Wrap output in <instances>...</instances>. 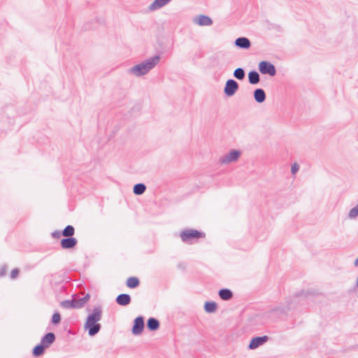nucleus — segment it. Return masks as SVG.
I'll return each instance as SVG.
<instances>
[{
	"label": "nucleus",
	"mask_w": 358,
	"mask_h": 358,
	"mask_svg": "<svg viewBox=\"0 0 358 358\" xmlns=\"http://www.w3.org/2000/svg\"><path fill=\"white\" fill-rule=\"evenodd\" d=\"M238 89V83L233 80V79H229L225 84L224 88V92L227 96H232L235 94L236 91Z\"/></svg>",
	"instance_id": "7"
},
{
	"label": "nucleus",
	"mask_w": 358,
	"mask_h": 358,
	"mask_svg": "<svg viewBox=\"0 0 358 358\" xmlns=\"http://www.w3.org/2000/svg\"><path fill=\"white\" fill-rule=\"evenodd\" d=\"M131 296L127 294H120L116 298V302L120 306H127L131 302Z\"/></svg>",
	"instance_id": "14"
},
{
	"label": "nucleus",
	"mask_w": 358,
	"mask_h": 358,
	"mask_svg": "<svg viewBox=\"0 0 358 358\" xmlns=\"http://www.w3.org/2000/svg\"><path fill=\"white\" fill-rule=\"evenodd\" d=\"M147 328L150 331H156L159 328V322L155 317H150L147 321Z\"/></svg>",
	"instance_id": "18"
},
{
	"label": "nucleus",
	"mask_w": 358,
	"mask_h": 358,
	"mask_svg": "<svg viewBox=\"0 0 358 358\" xmlns=\"http://www.w3.org/2000/svg\"><path fill=\"white\" fill-rule=\"evenodd\" d=\"M253 95L255 100L259 103H263L266 100V93L263 89H256Z\"/></svg>",
	"instance_id": "15"
},
{
	"label": "nucleus",
	"mask_w": 358,
	"mask_h": 358,
	"mask_svg": "<svg viewBox=\"0 0 358 358\" xmlns=\"http://www.w3.org/2000/svg\"><path fill=\"white\" fill-rule=\"evenodd\" d=\"M358 215V204L352 208L350 212H349V214H348V216L351 219H354V218H356Z\"/></svg>",
	"instance_id": "27"
},
{
	"label": "nucleus",
	"mask_w": 358,
	"mask_h": 358,
	"mask_svg": "<svg viewBox=\"0 0 358 358\" xmlns=\"http://www.w3.org/2000/svg\"><path fill=\"white\" fill-rule=\"evenodd\" d=\"M4 275V271H0V276H3Z\"/></svg>",
	"instance_id": "36"
},
{
	"label": "nucleus",
	"mask_w": 358,
	"mask_h": 358,
	"mask_svg": "<svg viewBox=\"0 0 358 358\" xmlns=\"http://www.w3.org/2000/svg\"><path fill=\"white\" fill-rule=\"evenodd\" d=\"M205 233L199 231L196 229H187L182 231L180 234V237L184 243H192L193 240L204 238Z\"/></svg>",
	"instance_id": "3"
},
{
	"label": "nucleus",
	"mask_w": 358,
	"mask_h": 358,
	"mask_svg": "<svg viewBox=\"0 0 358 358\" xmlns=\"http://www.w3.org/2000/svg\"><path fill=\"white\" fill-rule=\"evenodd\" d=\"M75 234V229L72 225H67L62 231V234L65 237H73Z\"/></svg>",
	"instance_id": "23"
},
{
	"label": "nucleus",
	"mask_w": 358,
	"mask_h": 358,
	"mask_svg": "<svg viewBox=\"0 0 358 358\" xmlns=\"http://www.w3.org/2000/svg\"><path fill=\"white\" fill-rule=\"evenodd\" d=\"M289 310H290V308H285L281 306H278L273 310V311L276 312L277 313H285Z\"/></svg>",
	"instance_id": "28"
},
{
	"label": "nucleus",
	"mask_w": 358,
	"mask_h": 358,
	"mask_svg": "<svg viewBox=\"0 0 358 358\" xmlns=\"http://www.w3.org/2000/svg\"><path fill=\"white\" fill-rule=\"evenodd\" d=\"M62 235V231H55L54 232L52 233V236L54 238H59Z\"/></svg>",
	"instance_id": "33"
},
{
	"label": "nucleus",
	"mask_w": 358,
	"mask_h": 358,
	"mask_svg": "<svg viewBox=\"0 0 358 358\" xmlns=\"http://www.w3.org/2000/svg\"><path fill=\"white\" fill-rule=\"evenodd\" d=\"M217 303L214 301H206L204 304V310L207 313H213L216 310Z\"/></svg>",
	"instance_id": "24"
},
{
	"label": "nucleus",
	"mask_w": 358,
	"mask_h": 358,
	"mask_svg": "<svg viewBox=\"0 0 358 358\" xmlns=\"http://www.w3.org/2000/svg\"><path fill=\"white\" fill-rule=\"evenodd\" d=\"M146 190V186L143 183H138L134 186L133 192L136 195H141Z\"/></svg>",
	"instance_id": "21"
},
{
	"label": "nucleus",
	"mask_w": 358,
	"mask_h": 358,
	"mask_svg": "<svg viewBox=\"0 0 358 358\" xmlns=\"http://www.w3.org/2000/svg\"><path fill=\"white\" fill-rule=\"evenodd\" d=\"M258 67L262 74H268L271 76H274L276 74L275 66L268 61L260 62Z\"/></svg>",
	"instance_id": "5"
},
{
	"label": "nucleus",
	"mask_w": 358,
	"mask_h": 358,
	"mask_svg": "<svg viewBox=\"0 0 358 358\" xmlns=\"http://www.w3.org/2000/svg\"><path fill=\"white\" fill-rule=\"evenodd\" d=\"M354 264L355 266H358V257L355 259Z\"/></svg>",
	"instance_id": "35"
},
{
	"label": "nucleus",
	"mask_w": 358,
	"mask_h": 358,
	"mask_svg": "<svg viewBox=\"0 0 358 358\" xmlns=\"http://www.w3.org/2000/svg\"><path fill=\"white\" fill-rule=\"evenodd\" d=\"M171 0H155L150 6V10H155L167 5Z\"/></svg>",
	"instance_id": "16"
},
{
	"label": "nucleus",
	"mask_w": 358,
	"mask_h": 358,
	"mask_svg": "<svg viewBox=\"0 0 358 358\" xmlns=\"http://www.w3.org/2000/svg\"><path fill=\"white\" fill-rule=\"evenodd\" d=\"M90 296L89 294H85L84 296L80 297L78 295L73 296V301L74 304V308H80L84 306V305L89 301Z\"/></svg>",
	"instance_id": "10"
},
{
	"label": "nucleus",
	"mask_w": 358,
	"mask_h": 358,
	"mask_svg": "<svg viewBox=\"0 0 358 358\" xmlns=\"http://www.w3.org/2000/svg\"><path fill=\"white\" fill-rule=\"evenodd\" d=\"M102 315H88L86 319L84 328L87 331L90 336H94L98 334L101 329V324L99 321L101 320Z\"/></svg>",
	"instance_id": "2"
},
{
	"label": "nucleus",
	"mask_w": 358,
	"mask_h": 358,
	"mask_svg": "<svg viewBox=\"0 0 358 358\" xmlns=\"http://www.w3.org/2000/svg\"><path fill=\"white\" fill-rule=\"evenodd\" d=\"M62 307L64 308H74V304L73 299L71 300H64L60 303Z\"/></svg>",
	"instance_id": "26"
},
{
	"label": "nucleus",
	"mask_w": 358,
	"mask_h": 358,
	"mask_svg": "<svg viewBox=\"0 0 358 358\" xmlns=\"http://www.w3.org/2000/svg\"><path fill=\"white\" fill-rule=\"evenodd\" d=\"M55 334L52 332H48L41 338V343H42L45 348H48L55 341Z\"/></svg>",
	"instance_id": "12"
},
{
	"label": "nucleus",
	"mask_w": 358,
	"mask_h": 358,
	"mask_svg": "<svg viewBox=\"0 0 358 358\" xmlns=\"http://www.w3.org/2000/svg\"><path fill=\"white\" fill-rule=\"evenodd\" d=\"M310 294L309 292H301L299 295L297 296V297H308V295Z\"/></svg>",
	"instance_id": "34"
},
{
	"label": "nucleus",
	"mask_w": 358,
	"mask_h": 358,
	"mask_svg": "<svg viewBox=\"0 0 358 358\" xmlns=\"http://www.w3.org/2000/svg\"><path fill=\"white\" fill-rule=\"evenodd\" d=\"M61 322V315H52L51 322L53 324H58Z\"/></svg>",
	"instance_id": "29"
},
{
	"label": "nucleus",
	"mask_w": 358,
	"mask_h": 358,
	"mask_svg": "<svg viewBox=\"0 0 358 358\" xmlns=\"http://www.w3.org/2000/svg\"><path fill=\"white\" fill-rule=\"evenodd\" d=\"M234 43L236 47L242 49H248L251 46L250 41L246 37L236 38Z\"/></svg>",
	"instance_id": "13"
},
{
	"label": "nucleus",
	"mask_w": 358,
	"mask_h": 358,
	"mask_svg": "<svg viewBox=\"0 0 358 358\" xmlns=\"http://www.w3.org/2000/svg\"><path fill=\"white\" fill-rule=\"evenodd\" d=\"M248 81L251 85H256L260 81V76L257 71L253 70L248 73Z\"/></svg>",
	"instance_id": "17"
},
{
	"label": "nucleus",
	"mask_w": 358,
	"mask_h": 358,
	"mask_svg": "<svg viewBox=\"0 0 358 358\" xmlns=\"http://www.w3.org/2000/svg\"><path fill=\"white\" fill-rule=\"evenodd\" d=\"M194 22L200 26H210L213 24L212 19L205 15H199L194 18Z\"/></svg>",
	"instance_id": "11"
},
{
	"label": "nucleus",
	"mask_w": 358,
	"mask_h": 358,
	"mask_svg": "<svg viewBox=\"0 0 358 358\" xmlns=\"http://www.w3.org/2000/svg\"><path fill=\"white\" fill-rule=\"evenodd\" d=\"M145 328L144 317L141 315L138 316L134 320V324L131 328V332L135 336H138L142 334Z\"/></svg>",
	"instance_id": "6"
},
{
	"label": "nucleus",
	"mask_w": 358,
	"mask_h": 358,
	"mask_svg": "<svg viewBox=\"0 0 358 358\" xmlns=\"http://www.w3.org/2000/svg\"><path fill=\"white\" fill-rule=\"evenodd\" d=\"M299 170V165L296 163H294V164H292V167H291V172L292 174H295Z\"/></svg>",
	"instance_id": "30"
},
{
	"label": "nucleus",
	"mask_w": 358,
	"mask_h": 358,
	"mask_svg": "<svg viewBox=\"0 0 358 358\" xmlns=\"http://www.w3.org/2000/svg\"><path fill=\"white\" fill-rule=\"evenodd\" d=\"M102 308L100 305H96L94 307L93 310L91 313H101Z\"/></svg>",
	"instance_id": "31"
},
{
	"label": "nucleus",
	"mask_w": 358,
	"mask_h": 358,
	"mask_svg": "<svg viewBox=\"0 0 358 358\" xmlns=\"http://www.w3.org/2000/svg\"><path fill=\"white\" fill-rule=\"evenodd\" d=\"M140 284L139 279L136 277H129L127 280V286L129 288L134 289L137 287Z\"/></svg>",
	"instance_id": "22"
},
{
	"label": "nucleus",
	"mask_w": 358,
	"mask_h": 358,
	"mask_svg": "<svg viewBox=\"0 0 358 358\" xmlns=\"http://www.w3.org/2000/svg\"><path fill=\"white\" fill-rule=\"evenodd\" d=\"M78 243V240L74 237H66L60 241L61 247L64 250H69L75 248Z\"/></svg>",
	"instance_id": "9"
},
{
	"label": "nucleus",
	"mask_w": 358,
	"mask_h": 358,
	"mask_svg": "<svg viewBox=\"0 0 358 358\" xmlns=\"http://www.w3.org/2000/svg\"><path fill=\"white\" fill-rule=\"evenodd\" d=\"M160 56L155 55L150 57L140 64L134 65L129 69V72L137 77H141L147 74L150 70L154 69L159 62Z\"/></svg>",
	"instance_id": "1"
},
{
	"label": "nucleus",
	"mask_w": 358,
	"mask_h": 358,
	"mask_svg": "<svg viewBox=\"0 0 358 358\" xmlns=\"http://www.w3.org/2000/svg\"><path fill=\"white\" fill-rule=\"evenodd\" d=\"M219 296L222 300H229L233 296V292L229 289L227 288L221 289L219 291Z\"/></svg>",
	"instance_id": "19"
},
{
	"label": "nucleus",
	"mask_w": 358,
	"mask_h": 358,
	"mask_svg": "<svg viewBox=\"0 0 358 358\" xmlns=\"http://www.w3.org/2000/svg\"><path fill=\"white\" fill-rule=\"evenodd\" d=\"M18 274H19V270L17 268H14L11 271L10 278L12 279H14L17 276Z\"/></svg>",
	"instance_id": "32"
},
{
	"label": "nucleus",
	"mask_w": 358,
	"mask_h": 358,
	"mask_svg": "<svg viewBox=\"0 0 358 358\" xmlns=\"http://www.w3.org/2000/svg\"><path fill=\"white\" fill-rule=\"evenodd\" d=\"M46 348L44 345H42V343L37 344L32 350V355L34 357H39L44 354L45 350Z\"/></svg>",
	"instance_id": "20"
},
{
	"label": "nucleus",
	"mask_w": 358,
	"mask_h": 358,
	"mask_svg": "<svg viewBox=\"0 0 358 358\" xmlns=\"http://www.w3.org/2000/svg\"><path fill=\"white\" fill-rule=\"evenodd\" d=\"M294 327V324H292L291 327H287V328H293Z\"/></svg>",
	"instance_id": "37"
},
{
	"label": "nucleus",
	"mask_w": 358,
	"mask_h": 358,
	"mask_svg": "<svg viewBox=\"0 0 358 358\" xmlns=\"http://www.w3.org/2000/svg\"><path fill=\"white\" fill-rule=\"evenodd\" d=\"M268 340V336H267L253 337L248 345V349L255 350L264 344Z\"/></svg>",
	"instance_id": "8"
},
{
	"label": "nucleus",
	"mask_w": 358,
	"mask_h": 358,
	"mask_svg": "<svg viewBox=\"0 0 358 358\" xmlns=\"http://www.w3.org/2000/svg\"><path fill=\"white\" fill-rule=\"evenodd\" d=\"M234 76L238 80H243L245 76L244 69L241 67L236 69L234 71Z\"/></svg>",
	"instance_id": "25"
},
{
	"label": "nucleus",
	"mask_w": 358,
	"mask_h": 358,
	"mask_svg": "<svg viewBox=\"0 0 358 358\" xmlns=\"http://www.w3.org/2000/svg\"><path fill=\"white\" fill-rule=\"evenodd\" d=\"M241 152L238 150H231L227 155L220 157V162L222 164H228L238 161Z\"/></svg>",
	"instance_id": "4"
}]
</instances>
